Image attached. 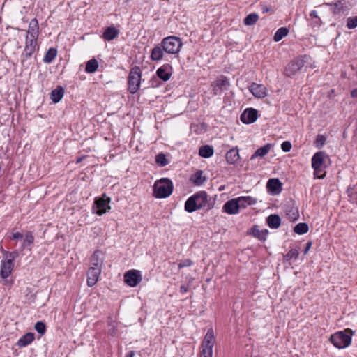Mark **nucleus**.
Listing matches in <instances>:
<instances>
[{"label": "nucleus", "instance_id": "c9c22d12", "mask_svg": "<svg viewBox=\"0 0 357 357\" xmlns=\"http://www.w3.org/2000/svg\"><path fill=\"white\" fill-rule=\"evenodd\" d=\"M288 33L289 30L286 27H281L276 31L273 39L275 42H279L285 37Z\"/></svg>", "mask_w": 357, "mask_h": 357}, {"label": "nucleus", "instance_id": "aec40b11", "mask_svg": "<svg viewBox=\"0 0 357 357\" xmlns=\"http://www.w3.org/2000/svg\"><path fill=\"white\" fill-rule=\"evenodd\" d=\"M325 153L322 151L316 153L312 158V167L317 171L319 167L322 168L324 162Z\"/></svg>", "mask_w": 357, "mask_h": 357}, {"label": "nucleus", "instance_id": "13d9d810", "mask_svg": "<svg viewBox=\"0 0 357 357\" xmlns=\"http://www.w3.org/2000/svg\"><path fill=\"white\" fill-rule=\"evenodd\" d=\"M134 356H135V351H130L126 355V357H134Z\"/></svg>", "mask_w": 357, "mask_h": 357}, {"label": "nucleus", "instance_id": "ea45409f", "mask_svg": "<svg viewBox=\"0 0 357 357\" xmlns=\"http://www.w3.org/2000/svg\"><path fill=\"white\" fill-rule=\"evenodd\" d=\"M155 162L160 167H165L168 165L169 161L166 158V155L163 153H160L155 157Z\"/></svg>", "mask_w": 357, "mask_h": 357}, {"label": "nucleus", "instance_id": "f257e3e1", "mask_svg": "<svg viewBox=\"0 0 357 357\" xmlns=\"http://www.w3.org/2000/svg\"><path fill=\"white\" fill-rule=\"evenodd\" d=\"M174 188L172 181L167 178L157 180L153 185V195L156 198H166L171 195Z\"/></svg>", "mask_w": 357, "mask_h": 357}, {"label": "nucleus", "instance_id": "bb28decb", "mask_svg": "<svg viewBox=\"0 0 357 357\" xmlns=\"http://www.w3.org/2000/svg\"><path fill=\"white\" fill-rule=\"evenodd\" d=\"M268 230L267 229H259L257 226H254L251 229L250 234H252L254 237L256 238L264 241L266 239V236L268 235Z\"/></svg>", "mask_w": 357, "mask_h": 357}, {"label": "nucleus", "instance_id": "412c9836", "mask_svg": "<svg viewBox=\"0 0 357 357\" xmlns=\"http://www.w3.org/2000/svg\"><path fill=\"white\" fill-rule=\"evenodd\" d=\"M156 74L161 79L166 82L170 78L172 68L168 64L163 65L157 70Z\"/></svg>", "mask_w": 357, "mask_h": 357}, {"label": "nucleus", "instance_id": "bf43d9fd", "mask_svg": "<svg viewBox=\"0 0 357 357\" xmlns=\"http://www.w3.org/2000/svg\"><path fill=\"white\" fill-rule=\"evenodd\" d=\"M198 154L201 156V147L198 149Z\"/></svg>", "mask_w": 357, "mask_h": 357}, {"label": "nucleus", "instance_id": "052dcab7", "mask_svg": "<svg viewBox=\"0 0 357 357\" xmlns=\"http://www.w3.org/2000/svg\"><path fill=\"white\" fill-rule=\"evenodd\" d=\"M204 180H205V178L202 177V183H204Z\"/></svg>", "mask_w": 357, "mask_h": 357}, {"label": "nucleus", "instance_id": "8fccbe9b", "mask_svg": "<svg viewBox=\"0 0 357 357\" xmlns=\"http://www.w3.org/2000/svg\"><path fill=\"white\" fill-rule=\"evenodd\" d=\"M326 138L324 135H319L317 137V143L322 146L325 142Z\"/></svg>", "mask_w": 357, "mask_h": 357}, {"label": "nucleus", "instance_id": "37998d69", "mask_svg": "<svg viewBox=\"0 0 357 357\" xmlns=\"http://www.w3.org/2000/svg\"><path fill=\"white\" fill-rule=\"evenodd\" d=\"M190 181L193 183L199 185L201 184V171H197L195 174L192 175Z\"/></svg>", "mask_w": 357, "mask_h": 357}, {"label": "nucleus", "instance_id": "473e14b6", "mask_svg": "<svg viewBox=\"0 0 357 357\" xmlns=\"http://www.w3.org/2000/svg\"><path fill=\"white\" fill-rule=\"evenodd\" d=\"M98 68V63L95 59L88 61L86 63L85 71L87 73H93Z\"/></svg>", "mask_w": 357, "mask_h": 357}, {"label": "nucleus", "instance_id": "9b49d317", "mask_svg": "<svg viewBox=\"0 0 357 357\" xmlns=\"http://www.w3.org/2000/svg\"><path fill=\"white\" fill-rule=\"evenodd\" d=\"M201 198V193L197 192L190 197L185 204V210L188 213H192L199 208L200 204H198V200Z\"/></svg>", "mask_w": 357, "mask_h": 357}, {"label": "nucleus", "instance_id": "79ce46f5", "mask_svg": "<svg viewBox=\"0 0 357 357\" xmlns=\"http://www.w3.org/2000/svg\"><path fill=\"white\" fill-rule=\"evenodd\" d=\"M347 26L350 29H355L357 26V16L349 17L347 21Z\"/></svg>", "mask_w": 357, "mask_h": 357}, {"label": "nucleus", "instance_id": "f8f14e48", "mask_svg": "<svg viewBox=\"0 0 357 357\" xmlns=\"http://www.w3.org/2000/svg\"><path fill=\"white\" fill-rule=\"evenodd\" d=\"M101 272L102 269L89 267L86 273V283L89 287H93L97 283Z\"/></svg>", "mask_w": 357, "mask_h": 357}, {"label": "nucleus", "instance_id": "e433bc0d", "mask_svg": "<svg viewBox=\"0 0 357 357\" xmlns=\"http://www.w3.org/2000/svg\"><path fill=\"white\" fill-rule=\"evenodd\" d=\"M258 20L259 15L257 13H250L245 17L243 22L247 26H252L255 24Z\"/></svg>", "mask_w": 357, "mask_h": 357}, {"label": "nucleus", "instance_id": "72a5a7b5", "mask_svg": "<svg viewBox=\"0 0 357 357\" xmlns=\"http://www.w3.org/2000/svg\"><path fill=\"white\" fill-rule=\"evenodd\" d=\"M56 54L57 50L55 48H50L43 58L44 63H51L55 59Z\"/></svg>", "mask_w": 357, "mask_h": 357}, {"label": "nucleus", "instance_id": "603ef678", "mask_svg": "<svg viewBox=\"0 0 357 357\" xmlns=\"http://www.w3.org/2000/svg\"><path fill=\"white\" fill-rule=\"evenodd\" d=\"M312 242H311V241H308V242L306 243V246H305V249H304V250H303V253H304V255H306V254L308 252V251L310 250V248H311V247H312Z\"/></svg>", "mask_w": 357, "mask_h": 357}, {"label": "nucleus", "instance_id": "f3484780", "mask_svg": "<svg viewBox=\"0 0 357 357\" xmlns=\"http://www.w3.org/2000/svg\"><path fill=\"white\" fill-rule=\"evenodd\" d=\"M223 211L229 215H234L239 213L238 205L236 199L227 201L223 206Z\"/></svg>", "mask_w": 357, "mask_h": 357}, {"label": "nucleus", "instance_id": "39448f33", "mask_svg": "<svg viewBox=\"0 0 357 357\" xmlns=\"http://www.w3.org/2000/svg\"><path fill=\"white\" fill-rule=\"evenodd\" d=\"M142 73L139 67L132 68L128 77V91L134 94L140 87Z\"/></svg>", "mask_w": 357, "mask_h": 357}, {"label": "nucleus", "instance_id": "f03ea898", "mask_svg": "<svg viewBox=\"0 0 357 357\" xmlns=\"http://www.w3.org/2000/svg\"><path fill=\"white\" fill-rule=\"evenodd\" d=\"M351 330L346 329L332 334L329 340L336 348L344 349L351 344Z\"/></svg>", "mask_w": 357, "mask_h": 357}, {"label": "nucleus", "instance_id": "3c124183", "mask_svg": "<svg viewBox=\"0 0 357 357\" xmlns=\"http://www.w3.org/2000/svg\"><path fill=\"white\" fill-rule=\"evenodd\" d=\"M190 265H191V261L190 260L187 259V260L180 262L178 264V268H181L183 267L189 266Z\"/></svg>", "mask_w": 357, "mask_h": 357}, {"label": "nucleus", "instance_id": "09e8293b", "mask_svg": "<svg viewBox=\"0 0 357 357\" xmlns=\"http://www.w3.org/2000/svg\"><path fill=\"white\" fill-rule=\"evenodd\" d=\"M199 130L200 129H199V127L198 125H195V123H192L191 125L190 130H191L192 133L195 132L197 135H199V133H200Z\"/></svg>", "mask_w": 357, "mask_h": 357}, {"label": "nucleus", "instance_id": "6e6d98bb", "mask_svg": "<svg viewBox=\"0 0 357 357\" xmlns=\"http://www.w3.org/2000/svg\"><path fill=\"white\" fill-rule=\"evenodd\" d=\"M351 96L353 98H357V89H353L351 91Z\"/></svg>", "mask_w": 357, "mask_h": 357}, {"label": "nucleus", "instance_id": "6ab92c4d", "mask_svg": "<svg viewBox=\"0 0 357 357\" xmlns=\"http://www.w3.org/2000/svg\"><path fill=\"white\" fill-rule=\"evenodd\" d=\"M103 265V257L102 254L100 251L96 250L93 254L91 261H90V267H94L97 268L102 269Z\"/></svg>", "mask_w": 357, "mask_h": 357}, {"label": "nucleus", "instance_id": "864d4df0", "mask_svg": "<svg viewBox=\"0 0 357 357\" xmlns=\"http://www.w3.org/2000/svg\"><path fill=\"white\" fill-rule=\"evenodd\" d=\"M207 198V194L206 192L202 191V207L204 206L205 201Z\"/></svg>", "mask_w": 357, "mask_h": 357}, {"label": "nucleus", "instance_id": "7c9ffc66", "mask_svg": "<svg viewBox=\"0 0 357 357\" xmlns=\"http://www.w3.org/2000/svg\"><path fill=\"white\" fill-rule=\"evenodd\" d=\"M328 5L331 6V10L335 15L344 12L346 8L344 0H340Z\"/></svg>", "mask_w": 357, "mask_h": 357}, {"label": "nucleus", "instance_id": "4be33fe9", "mask_svg": "<svg viewBox=\"0 0 357 357\" xmlns=\"http://www.w3.org/2000/svg\"><path fill=\"white\" fill-rule=\"evenodd\" d=\"M235 199L239 209L245 208L247 206L254 205L257 203V199L250 196L239 197Z\"/></svg>", "mask_w": 357, "mask_h": 357}, {"label": "nucleus", "instance_id": "423d86ee", "mask_svg": "<svg viewBox=\"0 0 357 357\" xmlns=\"http://www.w3.org/2000/svg\"><path fill=\"white\" fill-rule=\"evenodd\" d=\"M230 87V83L228 78L224 75H220L211 82V94L212 96L220 94L223 91L228 90Z\"/></svg>", "mask_w": 357, "mask_h": 357}, {"label": "nucleus", "instance_id": "6e6552de", "mask_svg": "<svg viewBox=\"0 0 357 357\" xmlns=\"http://www.w3.org/2000/svg\"><path fill=\"white\" fill-rule=\"evenodd\" d=\"M10 238L13 240L22 241L20 248L21 251L24 249L31 250V245L34 241V237L31 232H26L24 236L20 232H15L12 234Z\"/></svg>", "mask_w": 357, "mask_h": 357}, {"label": "nucleus", "instance_id": "1a4fd4ad", "mask_svg": "<svg viewBox=\"0 0 357 357\" xmlns=\"http://www.w3.org/2000/svg\"><path fill=\"white\" fill-rule=\"evenodd\" d=\"M142 276L138 270L132 269L124 274V281L127 285L131 287H137L142 281Z\"/></svg>", "mask_w": 357, "mask_h": 357}, {"label": "nucleus", "instance_id": "4d7b16f0", "mask_svg": "<svg viewBox=\"0 0 357 357\" xmlns=\"http://www.w3.org/2000/svg\"><path fill=\"white\" fill-rule=\"evenodd\" d=\"M312 17H318L317 12L316 10H312L310 14Z\"/></svg>", "mask_w": 357, "mask_h": 357}, {"label": "nucleus", "instance_id": "a19ab883", "mask_svg": "<svg viewBox=\"0 0 357 357\" xmlns=\"http://www.w3.org/2000/svg\"><path fill=\"white\" fill-rule=\"evenodd\" d=\"M20 255V252H18V250H14V251H12V252H8V251H6L4 252L3 253V257L11 261L12 262H14V260L18 257Z\"/></svg>", "mask_w": 357, "mask_h": 357}, {"label": "nucleus", "instance_id": "7ed1b4c3", "mask_svg": "<svg viewBox=\"0 0 357 357\" xmlns=\"http://www.w3.org/2000/svg\"><path fill=\"white\" fill-rule=\"evenodd\" d=\"M182 45L181 39L173 36L165 38L161 42V45L165 52L171 54H178Z\"/></svg>", "mask_w": 357, "mask_h": 357}, {"label": "nucleus", "instance_id": "49530a36", "mask_svg": "<svg viewBox=\"0 0 357 357\" xmlns=\"http://www.w3.org/2000/svg\"><path fill=\"white\" fill-rule=\"evenodd\" d=\"M291 144L289 141L283 142L281 144V149L284 152H289L291 149Z\"/></svg>", "mask_w": 357, "mask_h": 357}, {"label": "nucleus", "instance_id": "cd10ccee", "mask_svg": "<svg viewBox=\"0 0 357 357\" xmlns=\"http://www.w3.org/2000/svg\"><path fill=\"white\" fill-rule=\"evenodd\" d=\"M272 146H273L271 144H266L264 146L257 149L255 151V152L252 155L250 160H254L258 157L262 158L265 156L270 151Z\"/></svg>", "mask_w": 357, "mask_h": 357}, {"label": "nucleus", "instance_id": "b1692460", "mask_svg": "<svg viewBox=\"0 0 357 357\" xmlns=\"http://www.w3.org/2000/svg\"><path fill=\"white\" fill-rule=\"evenodd\" d=\"M119 33V31L114 26L107 27L102 34V38L107 41L115 39Z\"/></svg>", "mask_w": 357, "mask_h": 357}, {"label": "nucleus", "instance_id": "0eeeda50", "mask_svg": "<svg viewBox=\"0 0 357 357\" xmlns=\"http://www.w3.org/2000/svg\"><path fill=\"white\" fill-rule=\"evenodd\" d=\"M110 198L103 195L101 197H96L93 206V212L98 215H102L109 209Z\"/></svg>", "mask_w": 357, "mask_h": 357}, {"label": "nucleus", "instance_id": "5fc2aeb1", "mask_svg": "<svg viewBox=\"0 0 357 357\" xmlns=\"http://www.w3.org/2000/svg\"><path fill=\"white\" fill-rule=\"evenodd\" d=\"M188 291V289L187 287L182 285L180 287V291L183 294L186 293Z\"/></svg>", "mask_w": 357, "mask_h": 357}, {"label": "nucleus", "instance_id": "5701e85b", "mask_svg": "<svg viewBox=\"0 0 357 357\" xmlns=\"http://www.w3.org/2000/svg\"><path fill=\"white\" fill-rule=\"evenodd\" d=\"M39 33L38 22L36 19H32L29 24L26 37L38 38Z\"/></svg>", "mask_w": 357, "mask_h": 357}, {"label": "nucleus", "instance_id": "9d476101", "mask_svg": "<svg viewBox=\"0 0 357 357\" xmlns=\"http://www.w3.org/2000/svg\"><path fill=\"white\" fill-rule=\"evenodd\" d=\"M304 66V61L301 59H295L290 61L284 68V75L292 77L296 74Z\"/></svg>", "mask_w": 357, "mask_h": 357}, {"label": "nucleus", "instance_id": "a18cd8bd", "mask_svg": "<svg viewBox=\"0 0 357 357\" xmlns=\"http://www.w3.org/2000/svg\"><path fill=\"white\" fill-rule=\"evenodd\" d=\"M287 215L289 216V218L292 220H296L298 218V209L296 208H291V210H290L289 211V213H287Z\"/></svg>", "mask_w": 357, "mask_h": 357}, {"label": "nucleus", "instance_id": "a211bd4d", "mask_svg": "<svg viewBox=\"0 0 357 357\" xmlns=\"http://www.w3.org/2000/svg\"><path fill=\"white\" fill-rule=\"evenodd\" d=\"M250 91L257 98H264L266 96V88L263 84L252 83L250 86Z\"/></svg>", "mask_w": 357, "mask_h": 357}, {"label": "nucleus", "instance_id": "a878e982", "mask_svg": "<svg viewBox=\"0 0 357 357\" xmlns=\"http://www.w3.org/2000/svg\"><path fill=\"white\" fill-rule=\"evenodd\" d=\"M34 338L33 333H27L18 340L17 344L20 347H25L30 344L34 340Z\"/></svg>", "mask_w": 357, "mask_h": 357}, {"label": "nucleus", "instance_id": "20e7f679", "mask_svg": "<svg viewBox=\"0 0 357 357\" xmlns=\"http://www.w3.org/2000/svg\"><path fill=\"white\" fill-rule=\"evenodd\" d=\"M215 342V337L214 331L212 328H210L204 336L202 341V356L203 357H212L213 348Z\"/></svg>", "mask_w": 357, "mask_h": 357}, {"label": "nucleus", "instance_id": "2eb2a0df", "mask_svg": "<svg viewBox=\"0 0 357 357\" xmlns=\"http://www.w3.org/2000/svg\"><path fill=\"white\" fill-rule=\"evenodd\" d=\"M282 183L277 178L268 179L266 183L267 190L273 195H278L282 191Z\"/></svg>", "mask_w": 357, "mask_h": 357}, {"label": "nucleus", "instance_id": "dca6fc26", "mask_svg": "<svg viewBox=\"0 0 357 357\" xmlns=\"http://www.w3.org/2000/svg\"><path fill=\"white\" fill-rule=\"evenodd\" d=\"M37 39L36 38H26L24 47V54L26 57H30L36 51L37 47Z\"/></svg>", "mask_w": 357, "mask_h": 357}, {"label": "nucleus", "instance_id": "c85d7f7f", "mask_svg": "<svg viewBox=\"0 0 357 357\" xmlns=\"http://www.w3.org/2000/svg\"><path fill=\"white\" fill-rule=\"evenodd\" d=\"M164 52L162 45H156L154 47L151 53V59L152 61H160L163 58Z\"/></svg>", "mask_w": 357, "mask_h": 357}, {"label": "nucleus", "instance_id": "c03bdc74", "mask_svg": "<svg viewBox=\"0 0 357 357\" xmlns=\"http://www.w3.org/2000/svg\"><path fill=\"white\" fill-rule=\"evenodd\" d=\"M45 325L44 323L41 322V321H38L36 324H35V329L36 331L40 333V335H43L45 332Z\"/></svg>", "mask_w": 357, "mask_h": 357}, {"label": "nucleus", "instance_id": "de8ad7c7", "mask_svg": "<svg viewBox=\"0 0 357 357\" xmlns=\"http://www.w3.org/2000/svg\"><path fill=\"white\" fill-rule=\"evenodd\" d=\"M317 171L314 170V175L315 178H323L325 176V172H323V169L321 167H319Z\"/></svg>", "mask_w": 357, "mask_h": 357}, {"label": "nucleus", "instance_id": "ddd939ff", "mask_svg": "<svg viewBox=\"0 0 357 357\" xmlns=\"http://www.w3.org/2000/svg\"><path fill=\"white\" fill-rule=\"evenodd\" d=\"M258 117L257 110L253 108H247L241 115L243 123L250 124L254 123Z\"/></svg>", "mask_w": 357, "mask_h": 357}, {"label": "nucleus", "instance_id": "2f4dec72", "mask_svg": "<svg viewBox=\"0 0 357 357\" xmlns=\"http://www.w3.org/2000/svg\"><path fill=\"white\" fill-rule=\"evenodd\" d=\"M63 89L61 86H58L56 89L52 91L50 97L54 103L59 102L63 96Z\"/></svg>", "mask_w": 357, "mask_h": 357}, {"label": "nucleus", "instance_id": "393cba45", "mask_svg": "<svg viewBox=\"0 0 357 357\" xmlns=\"http://www.w3.org/2000/svg\"><path fill=\"white\" fill-rule=\"evenodd\" d=\"M239 159L238 149L236 147L231 149L226 153V160L229 164H235Z\"/></svg>", "mask_w": 357, "mask_h": 357}, {"label": "nucleus", "instance_id": "c756f323", "mask_svg": "<svg viewBox=\"0 0 357 357\" xmlns=\"http://www.w3.org/2000/svg\"><path fill=\"white\" fill-rule=\"evenodd\" d=\"M267 224L271 229H278L281 224V219L278 215L272 214L267 218Z\"/></svg>", "mask_w": 357, "mask_h": 357}, {"label": "nucleus", "instance_id": "58836bf2", "mask_svg": "<svg viewBox=\"0 0 357 357\" xmlns=\"http://www.w3.org/2000/svg\"><path fill=\"white\" fill-rule=\"evenodd\" d=\"M214 153L213 148L209 145L202 146V158H208Z\"/></svg>", "mask_w": 357, "mask_h": 357}, {"label": "nucleus", "instance_id": "4c0bfd02", "mask_svg": "<svg viewBox=\"0 0 357 357\" xmlns=\"http://www.w3.org/2000/svg\"><path fill=\"white\" fill-rule=\"evenodd\" d=\"M299 255V248H291L285 255L284 259L289 261L292 259H297Z\"/></svg>", "mask_w": 357, "mask_h": 357}, {"label": "nucleus", "instance_id": "f704fd0d", "mask_svg": "<svg viewBox=\"0 0 357 357\" xmlns=\"http://www.w3.org/2000/svg\"><path fill=\"white\" fill-rule=\"evenodd\" d=\"M309 230V227L307 223L300 222L297 224L294 228V231L299 235L306 234Z\"/></svg>", "mask_w": 357, "mask_h": 357}, {"label": "nucleus", "instance_id": "4468645a", "mask_svg": "<svg viewBox=\"0 0 357 357\" xmlns=\"http://www.w3.org/2000/svg\"><path fill=\"white\" fill-rule=\"evenodd\" d=\"M13 267L14 262L3 257L1 262L0 276L3 279L8 278L12 273Z\"/></svg>", "mask_w": 357, "mask_h": 357}]
</instances>
